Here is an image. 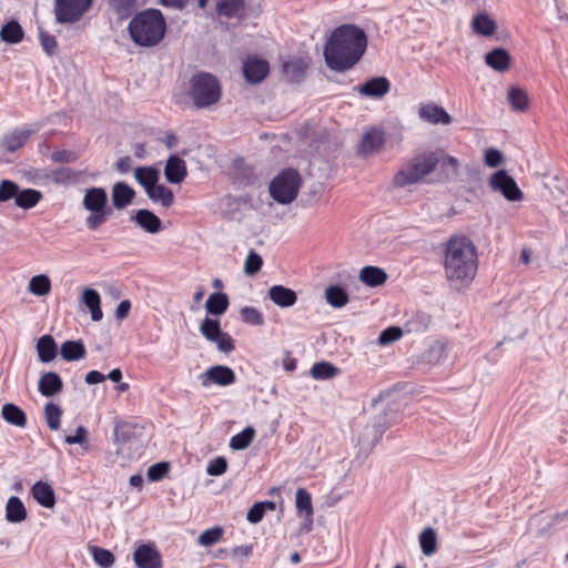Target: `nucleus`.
I'll list each match as a JSON object with an SVG mask.
<instances>
[{
    "label": "nucleus",
    "mask_w": 568,
    "mask_h": 568,
    "mask_svg": "<svg viewBox=\"0 0 568 568\" xmlns=\"http://www.w3.org/2000/svg\"><path fill=\"white\" fill-rule=\"evenodd\" d=\"M366 48L367 37L362 28L342 24L332 31L324 45L325 64L333 71L345 72L362 59Z\"/></svg>",
    "instance_id": "1"
},
{
    "label": "nucleus",
    "mask_w": 568,
    "mask_h": 568,
    "mask_svg": "<svg viewBox=\"0 0 568 568\" xmlns=\"http://www.w3.org/2000/svg\"><path fill=\"white\" fill-rule=\"evenodd\" d=\"M444 271L448 281H473L478 268L477 248L466 235H453L443 246Z\"/></svg>",
    "instance_id": "2"
},
{
    "label": "nucleus",
    "mask_w": 568,
    "mask_h": 568,
    "mask_svg": "<svg viewBox=\"0 0 568 568\" xmlns=\"http://www.w3.org/2000/svg\"><path fill=\"white\" fill-rule=\"evenodd\" d=\"M131 40L139 47L158 45L166 32V22L159 9H145L133 16L128 26Z\"/></svg>",
    "instance_id": "3"
},
{
    "label": "nucleus",
    "mask_w": 568,
    "mask_h": 568,
    "mask_svg": "<svg viewBox=\"0 0 568 568\" xmlns=\"http://www.w3.org/2000/svg\"><path fill=\"white\" fill-rule=\"evenodd\" d=\"M439 162L440 159L436 152L429 151L417 154L394 175L393 183L397 187L418 183L430 174Z\"/></svg>",
    "instance_id": "4"
},
{
    "label": "nucleus",
    "mask_w": 568,
    "mask_h": 568,
    "mask_svg": "<svg viewBox=\"0 0 568 568\" xmlns=\"http://www.w3.org/2000/svg\"><path fill=\"white\" fill-rule=\"evenodd\" d=\"M187 95L196 109H206L217 103L222 95L217 78L207 72H196L190 80Z\"/></svg>",
    "instance_id": "5"
},
{
    "label": "nucleus",
    "mask_w": 568,
    "mask_h": 568,
    "mask_svg": "<svg viewBox=\"0 0 568 568\" xmlns=\"http://www.w3.org/2000/svg\"><path fill=\"white\" fill-rule=\"evenodd\" d=\"M82 205L90 212V215L85 219V226L90 231L98 230L112 214V209L108 206V194L103 187L93 186L88 189Z\"/></svg>",
    "instance_id": "6"
},
{
    "label": "nucleus",
    "mask_w": 568,
    "mask_h": 568,
    "mask_svg": "<svg viewBox=\"0 0 568 568\" xmlns=\"http://www.w3.org/2000/svg\"><path fill=\"white\" fill-rule=\"evenodd\" d=\"M301 175L294 169L281 171L270 183V195L280 204L292 203L301 186Z\"/></svg>",
    "instance_id": "7"
},
{
    "label": "nucleus",
    "mask_w": 568,
    "mask_h": 568,
    "mask_svg": "<svg viewBox=\"0 0 568 568\" xmlns=\"http://www.w3.org/2000/svg\"><path fill=\"white\" fill-rule=\"evenodd\" d=\"M93 0H54V18L58 23L73 24L91 9Z\"/></svg>",
    "instance_id": "8"
},
{
    "label": "nucleus",
    "mask_w": 568,
    "mask_h": 568,
    "mask_svg": "<svg viewBox=\"0 0 568 568\" xmlns=\"http://www.w3.org/2000/svg\"><path fill=\"white\" fill-rule=\"evenodd\" d=\"M200 332L209 342L215 343L221 353L229 354L234 351L233 338L221 329L217 320L205 317L200 324Z\"/></svg>",
    "instance_id": "9"
},
{
    "label": "nucleus",
    "mask_w": 568,
    "mask_h": 568,
    "mask_svg": "<svg viewBox=\"0 0 568 568\" xmlns=\"http://www.w3.org/2000/svg\"><path fill=\"white\" fill-rule=\"evenodd\" d=\"M488 183L494 192L500 193L507 201L516 202L524 197L517 182L506 170H498L493 173Z\"/></svg>",
    "instance_id": "10"
},
{
    "label": "nucleus",
    "mask_w": 568,
    "mask_h": 568,
    "mask_svg": "<svg viewBox=\"0 0 568 568\" xmlns=\"http://www.w3.org/2000/svg\"><path fill=\"white\" fill-rule=\"evenodd\" d=\"M201 384L207 387L211 383L219 386H230L235 383V373L232 368L224 365H215L207 368L199 376Z\"/></svg>",
    "instance_id": "11"
},
{
    "label": "nucleus",
    "mask_w": 568,
    "mask_h": 568,
    "mask_svg": "<svg viewBox=\"0 0 568 568\" xmlns=\"http://www.w3.org/2000/svg\"><path fill=\"white\" fill-rule=\"evenodd\" d=\"M133 559L138 568L162 567L161 555L153 544H143L139 546L133 554Z\"/></svg>",
    "instance_id": "12"
},
{
    "label": "nucleus",
    "mask_w": 568,
    "mask_h": 568,
    "mask_svg": "<svg viewBox=\"0 0 568 568\" xmlns=\"http://www.w3.org/2000/svg\"><path fill=\"white\" fill-rule=\"evenodd\" d=\"M268 62L256 57L247 58L243 64L245 80L252 84L262 82L268 74Z\"/></svg>",
    "instance_id": "13"
},
{
    "label": "nucleus",
    "mask_w": 568,
    "mask_h": 568,
    "mask_svg": "<svg viewBox=\"0 0 568 568\" xmlns=\"http://www.w3.org/2000/svg\"><path fill=\"white\" fill-rule=\"evenodd\" d=\"M364 97L381 99L390 90V82L385 77H375L354 88Z\"/></svg>",
    "instance_id": "14"
},
{
    "label": "nucleus",
    "mask_w": 568,
    "mask_h": 568,
    "mask_svg": "<svg viewBox=\"0 0 568 568\" xmlns=\"http://www.w3.org/2000/svg\"><path fill=\"white\" fill-rule=\"evenodd\" d=\"M34 131L36 130L30 129L27 125L22 128H16L3 135L1 140V146L8 152H16L28 142Z\"/></svg>",
    "instance_id": "15"
},
{
    "label": "nucleus",
    "mask_w": 568,
    "mask_h": 568,
    "mask_svg": "<svg viewBox=\"0 0 568 568\" xmlns=\"http://www.w3.org/2000/svg\"><path fill=\"white\" fill-rule=\"evenodd\" d=\"M385 143V133L382 129L371 128L365 132L358 145V153L366 155L379 151Z\"/></svg>",
    "instance_id": "16"
},
{
    "label": "nucleus",
    "mask_w": 568,
    "mask_h": 568,
    "mask_svg": "<svg viewBox=\"0 0 568 568\" xmlns=\"http://www.w3.org/2000/svg\"><path fill=\"white\" fill-rule=\"evenodd\" d=\"M187 175L186 163L179 155L169 156L165 168L164 176L169 183L179 184Z\"/></svg>",
    "instance_id": "17"
},
{
    "label": "nucleus",
    "mask_w": 568,
    "mask_h": 568,
    "mask_svg": "<svg viewBox=\"0 0 568 568\" xmlns=\"http://www.w3.org/2000/svg\"><path fill=\"white\" fill-rule=\"evenodd\" d=\"M131 221H134L145 232L155 234L162 230V221L152 211L141 209L131 216Z\"/></svg>",
    "instance_id": "18"
},
{
    "label": "nucleus",
    "mask_w": 568,
    "mask_h": 568,
    "mask_svg": "<svg viewBox=\"0 0 568 568\" xmlns=\"http://www.w3.org/2000/svg\"><path fill=\"white\" fill-rule=\"evenodd\" d=\"M419 118L432 124H449L452 116L442 106L434 103L423 104L418 111Z\"/></svg>",
    "instance_id": "19"
},
{
    "label": "nucleus",
    "mask_w": 568,
    "mask_h": 568,
    "mask_svg": "<svg viewBox=\"0 0 568 568\" xmlns=\"http://www.w3.org/2000/svg\"><path fill=\"white\" fill-rule=\"evenodd\" d=\"M135 196V191L125 182H116L112 186V204L116 210H123L130 205Z\"/></svg>",
    "instance_id": "20"
},
{
    "label": "nucleus",
    "mask_w": 568,
    "mask_h": 568,
    "mask_svg": "<svg viewBox=\"0 0 568 568\" xmlns=\"http://www.w3.org/2000/svg\"><path fill=\"white\" fill-rule=\"evenodd\" d=\"M270 300L277 306L291 307L297 302V294L292 288L283 285H273L268 290Z\"/></svg>",
    "instance_id": "21"
},
{
    "label": "nucleus",
    "mask_w": 568,
    "mask_h": 568,
    "mask_svg": "<svg viewBox=\"0 0 568 568\" xmlns=\"http://www.w3.org/2000/svg\"><path fill=\"white\" fill-rule=\"evenodd\" d=\"M31 495L34 500L44 508H53L55 505V494L51 485L39 480L31 488Z\"/></svg>",
    "instance_id": "22"
},
{
    "label": "nucleus",
    "mask_w": 568,
    "mask_h": 568,
    "mask_svg": "<svg viewBox=\"0 0 568 568\" xmlns=\"http://www.w3.org/2000/svg\"><path fill=\"white\" fill-rule=\"evenodd\" d=\"M63 383L59 374L55 372H48L41 375L38 389L41 395L51 397L62 390Z\"/></svg>",
    "instance_id": "23"
},
{
    "label": "nucleus",
    "mask_w": 568,
    "mask_h": 568,
    "mask_svg": "<svg viewBox=\"0 0 568 568\" xmlns=\"http://www.w3.org/2000/svg\"><path fill=\"white\" fill-rule=\"evenodd\" d=\"M245 11L244 0H219L216 2V13L227 19L243 18Z\"/></svg>",
    "instance_id": "24"
},
{
    "label": "nucleus",
    "mask_w": 568,
    "mask_h": 568,
    "mask_svg": "<svg viewBox=\"0 0 568 568\" xmlns=\"http://www.w3.org/2000/svg\"><path fill=\"white\" fill-rule=\"evenodd\" d=\"M36 347L39 361L42 363H50L57 357L58 345L54 338L49 334L41 336Z\"/></svg>",
    "instance_id": "25"
},
{
    "label": "nucleus",
    "mask_w": 568,
    "mask_h": 568,
    "mask_svg": "<svg viewBox=\"0 0 568 568\" xmlns=\"http://www.w3.org/2000/svg\"><path fill=\"white\" fill-rule=\"evenodd\" d=\"M485 62L491 69L504 72L509 69L510 55L503 48H496L485 55Z\"/></svg>",
    "instance_id": "26"
},
{
    "label": "nucleus",
    "mask_w": 568,
    "mask_h": 568,
    "mask_svg": "<svg viewBox=\"0 0 568 568\" xmlns=\"http://www.w3.org/2000/svg\"><path fill=\"white\" fill-rule=\"evenodd\" d=\"M108 8L119 20L130 18L138 9V0H105Z\"/></svg>",
    "instance_id": "27"
},
{
    "label": "nucleus",
    "mask_w": 568,
    "mask_h": 568,
    "mask_svg": "<svg viewBox=\"0 0 568 568\" xmlns=\"http://www.w3.org/2000/svg\"><path fill=\"white\" fill-rule=\"evenodd\" d=\"M47 178L57 185H72L78 183L80 173L69 166L52 170Z\"/></svg>",
    "instance_id": "28"
},
{
    "label": "nucleus",
    "mask_w": 568,
    "mask_h": 568,
    "mask_svg": "<svg viewBox=\"0 0 568 568\" xmlns=\"http://www.w3.org/2000/svg\"><path fill=\"white\" fill-rule=\"evenodd\" d=\"M27 518V509L22 500L12 496L8 499L6 505V519L11 524H18Z\"/></svg>",
    "instance_id": "29"
},
{
    "label": "nucleus",
    "mask_w": 568,
    "mask_h": 568,
    "mask_svg": "<svg viewBox=\"0 0 568 568\" xmlns=\"http://www.w3.org/2000/svg\"><path fill=\"white\" fill-rule=\"evenodd\" d=\"M359 280L371 287L383 285L387 280L386 272L377 266H364L359 272Z\"/></svg>",
    "instance_id": "30"
},
{
    "label": "nucleus",
    "mask_w": 568,
    "mask_h": 568,
    "mask_svg": "<svg viewBox=\"0 0 568 568\" xmlns=\"http://www.w3.org/2000/svg\"><path fill=\"white\" fill-rule=\"evenodd\" d=\"M230 302L227 295L222 292H215L206 300L205 310L207 314L220 316L227 311Z\"/></svg>",
    "instance_id": "31"
},
{
    "label": "nucleus",
    "mask_w": 568,
    "mask_h": 568,
    "mask_svg": "<svg viewBox=\"0 0 568 568\" xmlns=\"http://www.w3.org/2000/svg\"><path fill=\"white\" fill-rule=\"evenodd\" d=\"M60 354L68 362L79 361L87 354L85 346L81 339L65 341L62 343Z\"/></svg>",
    "instance_id": "32"
},
{
    "label": "nucleus",
    "mask_w": 568,
    "mask_h": 568,
    "mask_svg": "<svg viewBox=\"0 0 568 568\" xmlns=\"http://www.w3.org/2000/svg\"><path fill=\"white\" fill-rule=\"evenodd\" d=\"M1 416L7 423L17 427H24L27 424L26 413L12 403L2 406Z\"/></svg>",
    "instance_id": "33"
},
{
    "label": "nucleus",
    "mask_w": 568,
    "mask_h": 568,
    "mask_svg": "<svg viewBox=\"0 0 568 568\" xmlns=\"http://www.w3.org/2000/svg\"><path fill=\"white\" fill-rule=\"evenodd\" d=\"M136 182L144 189L145 193L158 183L160 173L152 166H139L134 171Z\"/></svg>",
    "instance_id": "34"
},
{
    "label": "nucleus",
    "mask_w": 568,
    "mask_h": 568,
    "mask_svg": "<svg viewBox=\"0 0 568 568\" xmlns=\"http://www.w3.org/2000/svg\"><path fill=\"white\" fill-rule=\"evenodd\" d=\"M473 30L484 37L493 36L496 31V22L485 12L476 14L471 20Z\"/></svg>",
    "instance_id": "35"
},
{
    "label": "nucleus",
    "mask_w": 568,
    "mask_h": 568,
    "mask_svg": "<svg viewBox=\"0 0 568 568\" xmlns=\"http://www.w3.org/2000/svg\"><path fill=\"white\" fill-rule=\"evenodd\" d=\"M24 31L17 20H10L0 30L2 41L16 44L22 41Z\"/></svg>",
    "instance_id": "36"
},
{
    "label": "nucleus",
    "mask_w": 568,
    "mask_h": 568,
    "mask_svg": "<svg viewBox=\"0 0 568 568\" xmlns=\"http://www.w3.org/2000/svg\"><path fill=\"white\" fill-rule=\"evenodd\" d=\"M146 194L153 202H160L162 206L166 209L172 206L174 203V194L172 190L162 184L155 183L150 190H148Z\"/></svg>",
    "instance_id": "37"
},
{
    "label": "nucleus",
    "mask_w": 568,
    "mask_h": 568,
    "mask_svg": "<svg viewBox=\"0 0 568 568\" xmlns=\"http://www.w3.org/2000/svg\"><path fill=\"white\" fill-rule=\"evenodd\" d=\"M136 430L138 425L126 422L116 423L113 430L114 443L119 446L125 445L136 436Z\"/></svg>",
    "instance_id": "38"
},
{
    "label": "nucleus",
    "mask_w": 568,
    "mask_h": 568,
    "mask_svg": "<svg viewBox=\"0 0 568 568\" xmlns=\"http://www.w3.org/2000/svg\"><path fill=\"white\" fill-rule=\"evenodd\" d=\"M43 197L42 193L34 189H24L22 191L19 190L18 196L16 200V205L23 210H29L34 207Z\"/></svg>",
    "instance_id": "39"
},
{
    "label": "nucleus",
    "mask_w": 568,
    "mask_h": 568,
    "mask_svg": "<svg viewBox=\"0 0 568 568\" xmlns=\"http://www.w3.org/2000/svg\"><path fill=\"white\" fill-rule=\"evenodd\" d=\"M307 65L302 59H293L283 62L282 70L291 81L300 82L306 71Z\"/></svg>",
    "instance_id": "40"
},
{
    "label": "nucleus",
    "mask_w": 568,
    "mask_h": 568,
    "mask_svg": "<svg viewBox=\"0 0 568 568\" xmlns=\"http://www.w3.org/2000/svg\"><path fill=\"white\" fill-rule=\"evenodd\" d=\"M419 545L425 556H432L437 551V534L434 528L426 527L419 535Z\"/></svg>",
    "instance_id": "41"
},
{
    "label": "nucleus",
    "mask_w": 568,
    "mask_h": 568,
    "mask_svg": "<svg viewBox=\"0 0 568 568\" xmlns=\"http://www.w3.org/2000/svg\"><path fill=\"white\" fill-rule=\"evenodd\" d=\"M326 302L336 308L343 307L348 302V294L338 285H331L325 290Z\"/></svg>",
    "instance_id": "42"
},
{
    "label": "nucleus",
    "mask_w": 568,
    "mask_h": 568,
    "mask_svg": "<svg viewBox=\"0 0 568 568\" xmlns=\"http://www.w3.org/2000/svg\"><path fill=\"white\" fill-rule=\"evenodd\" d=\"M255 436V429L247 426L239 434L234 435L230 440V447L234 450H243L247 448L253 442Z\"/></svg>",
    "instance_id": "43"
},
{
    "label": "nucleus",
    "mask_w": 568,
    "mask_h": 568,
    "mask_svg": "<svg viewBox=\"0 0 568 568\" xmlns=\"http://www.w3.org/2000/svg\"><path fill=\"white\" fill-rule=\"evenodd\" d=\"M338 373V368L328 362L315 363L311 368V376L314 379H328Z\"/></svg>",
    "instance_id": "44"
},
{
    "label": "nucleus",
    "mask_w": 568,
    "mask_h": 568,
    "mask_svg": "<svg viewBox=\"0 0 568 568\" xmlns=\"http://www.w3.org/2000/svg\"><path fill=\"white\" fill-rule=\"evenodd\" d=\"M295 506L300 514H304L306 517L313 516L312 497L305 488L296 490Z\"/></svg>",
    "instance_id": "45"
},
{
    "label": "nucleus",
    "mask_w": 568,
    "mask_h": 568,
    "mask_svg": "<svg viewBox=\"0 0 568 568\" xmlns=\"http://www.w3.org/2000/svg\"><path fill=\"white\" fill-rule=\"evenodd\" d=\"M50 290V278L44 274L36 275L29 282V291L37 296H44Z\"/></svg>",
    "instance_id": "46"
},
{
    "label": "nucleus",
    "mask_w": 568,
    "mask_h": 568,
    "mask_svg": "<svg viewBox=\"0 0 568 568\" xmlns=\"http://www.w3.org/2000/svg\"><path fill=\"white\" fill-rule=\"evenodd\" d=\"M508 102L516 111H525L528 108L527 93L516 87H511L508 91Z\"/></svg>",
    "instance_id": "47"
},
{
    "label": "nucleus",
    "mask_w": 568,
    "mask_h": 568,
    "mask_svg": "<svg viewBox=\"0 0 568 568\" xmlns=\"http://www.w3.org/2000/svg\"><path fill=\"white\" fill-rule=\"evenodd\" d=\"M94 561L102 568H110L114 564V555L104 548L99 546H89Z\"/></svg>",
    "instance_id": "48"
},
{
    "label": "nucleus",
    "mask_w": 568,
    "mask_h": 568,
    "mask_svg": "<svg viewBox=\"0 0 568 568\" xmlns=\"http://www.w3.org/2000/svg\"><path fill=\"white\" fill-rule=\"evenodd\" d=\"M62 409L54 403H48L44 406V416L50 429L57 430L61 424Z\"/></svg>",
    "instance_id": "49"
},
{
    "label": "nucleus",
    "mask_w": 568,
    "mask_h": 568,
    "mask_svg": "<svg viewBox=\"0 0 568 568\" xmlns=\"http://www.w3.org/2000/svg\"><path fill=\"white\" fill-rule=\"evenodd\" d=\"M430 324V317L426 313H417L406 323L408 332L422 333L425 332Z\"/></svg>",
    "instance_id": "50"
},
{
    "label": "nucleus",
    "mask_w": 568,
    "mask_h": 568,
    "mask_svg": "<svg viewBox=\"0 0 568 568\" xmlns=\"http://www.w3.org/2000/svg\"><path fill=\"white\" fill-rule=\"evenodd\" d=\"M223 532H224V530L222 527L214 526L210 529L204 530L199 536L197 541L201 546H205V547L212 546L221 540Z\"/></svg>",
    "instance_id": "51"
},
{
    "label": "nucleus",
    "mask_w": 568,
    "mask_h": 568,
    "mask_svg": "<svg viewBox=\"0 0 568 568\" xmlns=\"http://www.w3.org/2000/svg\"><path fill=\"white\" fill-rule=\"evenodd\" d=\"M240 316L244 323L253 326H260L264 323L262 313L252 306L242 307L240 311Z\"/></svg>",
    "instance_id": "52"
},
{
    "label": "nucleus",
    "mask_w": 568,
    "mask_h": 568,
    "mask_svg": "<svg viewBox=\"0 0 568 568\" xmlns=\"http://www.w3.org/2000/svg\"><path fill=\"white\" fill-rule=\"evenodd\" d=\"M19 186L16 182L10 180H2L0 182V203L17 200Z\"/></svg>",
    "instance_id": "53"
},
{
    "label": "nucleus",
    "mask_w": 568,
    "mask_h": 568,
    "mask_svg": "<svg viewBox=\"0 0 568 568\" xmlns=\"http://www.w3.org/2000/svg\"><path fill=\"white\" fill-rule=\"evenodd\" d=\"M263 260L255 251L251 250L245 258L244 273L246 275H255L262 267Z\"/></svg>",
    "instance_id": "54"
},
{
    "label": "nucleus",
    "mask_w": 568,
    "mask_h": 568,
    "mask_svg": "<svg viewBox=\"0 0 568 568\" xmlns=\"http://www.w3.org/2000/svg\"><path fill=\"white\" fill-rule=\"evenodd\" d=\"M170 466L165 462L156 463L149 467L146 476L150 481H159L166 476Z\"/></svg>",
    "instance_id": "55"
},
{
    "label": "nucleus",
    "mask_w": 568,
    "mask_h": 568,
    "mask_svg": "<svg viewBox=\"0 0 568 568\" xmlns=\"http://www.w3.org/2000/svg\"><path fill=\"white\" fill-rule=\"evenodd\" d=\"M39 40L42 49L48 55H53L57 51L58 42L54 36L49 34L45 31L39 32Z\"/></svg>",
    "instance_id": "56"
},
{
    "label": "nucleus",
    "mask_w": 568,
    "mask_h": 568,
    "mask_svg": "<svg viewBox=\"0 0 568 568\" xmlns=\"http://www.w3.org/2000/svg\"><path fill=\"white\" fill-rule=\"evenodd\" d=\"M402 329L397 326H390L384 329L378 336V343L381 345H388L402 337Z\"/></svg>",
    "instance_id": "57"
},
{
    "label": "nucleus",
    "mask_w": 568,
    "mask_h": 568,
    "mask_svg": "<svg viewBox=\"0 0 568 568\" xmlns=\"http://www.w3.org/2000/svg\"><path fill=\"white\" fill-rule=\"evenodd\" d=\"M50 159L54 163H73L78 160V155L73 151L61 150L51 153Z\"/></svg>",
    "instance_id": "58"
},
{
    "label": "nucleus",
    "mask_w": 568,
    "mask_h": 568,
    "mask_svg": "<svg viewBox=\"0 0 568 568\" xmlns=\"http://www.w3.org/2000/svg\"><path fill=\"white\" fill-rule=\"evenodd\" d=\"M227 469V462L224 457H216L207 466V474L211 476H221Z\"/></svg>",
    "instance_id": "59"
},
{
    "label": "nucleus",
    "mask_w": 568,
    "mask_h": 568,
    "mask_svg": "<svg viewBox=\"0 0 568 568\" xmlns=\"http://www.w3.org/2000/svg\"><path fill=\"white\" fill-rule=\"evenodd\" d=\"M82 303L90 310L101 304L100 294L93 288H85L82 293Z\"/></svg>",
    "instance_id": "60"
},
{
    "label": "nucleus",
    "mask_w": 568,
    "mask_h": 568,
    "mask_svg": "<svg viewBox=\"0 0 568 568\" xmlns=\"http://www.w3.org/2000/svg\"><path fill=\"white\" fill-rule=\"evenodd\" d=\"M503 153L494 148L487 149L485 152V164L489 168H497L503 163Z\"/></svg>",
    "instance_id": "61"
},
{
    "label": "nucleus",
    "mask_w": 568,
    "mask_h": 568,
    "mask_svg": "<svg viewBox=\"0 0 568 568\" xmlns=\"http://www.w3.org/2000/svg\"><path fill=\"white\" fill-rule=\"evenodd\" d=\"M262 503H255L247 511L246 519L251 524H257L260 523L264 515L265 510L263 509Z\"/></svg>",
    "instance_id": "62"
},
{
    "label": "nucleus",
    "mask_w": 568,
    "mask_h": 568,
    "mask_svg": "<svg viewBox=\"0 0 568 568\" xmlns=\"http://www.w3.org/2000/svg\"><path fill=\"white\" fill-rule=\"evenodd\" d=\"M87 435H88L87 428L84 426H78L74 435H68L64 438V442L69 445H72V444L83 445L87 442Z\"/></svg>",
    "instance_id": "63"
},
{
    "label": "nucleus",
    "mask_w": 568,
    "mask_h": 568,
    "mask_svg": "<svg viewBox=\"0 0 568 568\" xmlns=\"http://www.w3.org/2000/svg\"><path fill=\"white\" fill-rule=\"evenodd\" d=\"M253 552V545H242L232 549V556L234 558H247Z\"/></svg>",
    "instance_id": "64"
}]
</instances>
